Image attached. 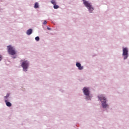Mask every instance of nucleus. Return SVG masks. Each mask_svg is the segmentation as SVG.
<instances>
[{
	"label": "nucleus",
	"mask_w": 129,
	"mask_h": 129,
	"mask_svg": "<svg viewBox=\"0 0 129 129\" xmlns=\"http://www.w3.org/2000/svg\"><path fill=\"white\" fill-rule=\"evenodd\" d=\"M98 98L101 101L102 106H103V108H106L108 106V105L106 104V99H105V97L103 95H101L98 96Z\"/></svg>",
	"instance_id": "1"
},
{
	"label": "nucleus",
	"mask_w": 129,
	"mask_h": 129,
	"mask_svg": "<svg viewBox=\"0 0 129 129\" xmlns=\"http://www.w3.org/2000/svg\"><path fill=\"white\" fill-rule=\"evenodd\" d=\"M21 62H22L21 66L23 68V70L27 72V69L29 67V61L28 60H21Z\"/></svg>",
	"instance_id": "2"
},
{
	"label": "nucleus",
	"mask_w": 129,
	"mask_h": 129,
	"mask_svg": "<svg viewBox=\"0 0 129 129\" xmlns=\"http://www.w3.org/2000/svg\"><path fill=\"white\" fill-rule=\"evenodd\" d=\"M84 2V5H85V7L88 9L90 13H92V11H93V8H92V6H91V4L90 3H89L88 2L83 0Z\"/></svg>",
	"instance_id": "3"
},
{
	"label": "nucleus",
	"mask_w": 129,
	"mask_h": 129,
	"mask_svg": "<svg viewBox=\"0 0 129 129\" xmlns=\"http://www.w3.org/2000/svg\"><path fill=\"white\" fill-rule=\"evenodd\" d=\"M8 53L10 55H16V50H15V48L13 46L9 45L8 46Z\"/></svg>",
	"instance_id": "4"
},
{
	"label": "nucleus",
	"mask_w": 129,
	"mask_h": 129,
	"mask_svg": "<svg viewBox=\"0 0 129 129\" xmlns=\"http://www.w3.org/2000/svg\"><path fill=\"white\" fill-rule=\"evenodd\" d=\"M128 53V49H127V48L125 47L123 48V53L122 56L124 57V60H125L127 58V54Z\"/></svg>",
	"instance_id": "5"
},
{
	"label": "nucleus",
	"mask_w": 129,
	"mask_h": 129,
	"mask_svg": "<svg viewBox=\"0 0 129 129\" xmlns=\"http://www.w3.org/2000/svg\"><path fill=\"white\" fill-rule=\"evenodd\" d=\"M83 93L86 96H89V94L90 93V91H89V89L86 87H84L83 88Z\"/></svg>",
	"instance_id": "6"
},
{
	"label": "nucleus",
	"mask_w": 129,
	"mask_h": 129,
	"mask_svg": "<svg viewBox=\"0 0 129 129\" xmlns=\"http://www.w3.org/2000/svg\"><path fill=\"white\" fill-rule=\"evenodd\" d=\"M76 66L79 68V70H82L83 69V67L81 66V64L79 62L76 63Z\"/></svg>",
	"instance_id": "7"
},
{
	"label": "nucleus",
	"mask_w": 129,
	"mask_h": 129,
	"mask_svg": "<svg viewBox=\"0 0 129 129\" xmlns=\"http://www.w3.org/2000/svg\"><path fill=\"white\" fill-rule=\"evenodd\" d=\"M33 33V30L32 29H30L28 30L26 32L27 35H30Z\"/></svg>",
	"instance_id": "8"
},
{
	"label": "nucleus",
	"mask_w": 129,
	"mask_h": 129,
	"mask_svg": "<svg viewBox=\"0 0 129 129\" xmlns=\"http://www.w3.org/2000/svg\"><path fill=\"white\" fill-rule=\"evenodd\" d=\"M5 102H6V105L9 107H11V106H12V103H11L10 102H8V100L5 99Z\"/></svg>",
	"instance_id": "9"
},
{
	"label": "nucleus",
	"mask_w": 129,
	"mask_h": 129,
	"mask_svg": "<svg viewBox=\"0 0 129 129\" xmlns=\"http://www.w3.org/2000/svg\"><path fill=\"white\" fill-rule=\"evenodd\" d=\"M39 8V4L38 3H36L34 5V8L35 9H38Z\"/></svg>",
	"instance_id": "10"
},
{
	"label": "nucleus",
	"mask_w": 129,
	"mask_h": 129,
	"mask_svg": "<svg viewBox=\"0 0 129 129\" xmlns=\"http://www.w3.org/2000/svg\"><path fill=\"white\" fill-rule=\"evenodd\" d=\"M53 8H54V9H59V6H58V5L55 4V5H54V6H53Z\"/></svg>",
	"instance_id": "11"
},
{
	"label": "nucleus",
	"mask_w": 129,
	"mask_h": 129,
	"mask_svg": "<svg viewBox=\"0 0 129 129\" xmlns=\"http://www.w3.org/2000/svg\"><path fill=\"white\" fill-rule=\"evenodd\" d=\"M51 3L54 6L56 5V1L55 0H51Z\"/></svg>",
	"instance_id": "12"
},
{
	"label": "nucleus",
	"mask_w": 129,
	"mask_h": 129,
	"mask_svg": "<svg viewBox=\"0 0 129 129\" xmlns=\"http://www.w3.org/2000/svg\"><path fill=\"white\" fill-rule=\"evenodd\" d=\"M9 96H10V94H7L6 96L5 97V99L8 100V98H9Z\"/></svg>",
	"instance_id": "13"
},
{
	"label": "nucleus",
	"mask_w": 129,
	"mask_h": 129,
	"mask_svg": "<svg viewBox=\"0 0 129 129\" xmlns=\"http://www.w3.org/2000/svg\"><path fill=\"white\" fill-rule=\"evenodd\" d=\"M36 41H40V37L39 36H37L35 37Z\"/></svg>",
	"instance_id": "14"
},
{
	"label": "nucleus",
	"mask_w": 129,
	"mask_h": 129,
	"mask_svg": "<svg viewBox=\"0 0 129 129\" xmlns=\"http://www.w3.org/2000/svg\"><path fill=\"white\" fill-rule=\"evenodd\" d=\"M47 24V21H44L43 22V25H46Z\"/></svg>",
	"instance_id": "15"
},
{
	"label": "nucleus",
	"mask_w": 129,
	"mask_h": 129,
	"mask_svg": "<svg viewBox=\"0 0 129 129\" xmlns=\"http://www.w3.org/2000/svg\"><path fill=\"white\" fill-rule=\"evenodd\" d=\"M2 55H0V61H2Z\"/></svg>",
	"instance_id": "16"
},
{
	"label": "nucleus",
	"mask_w": 129,
	"mask_h": 129,
	"mask_svg": "<svg viewBox=\"0 0 129 129\" xmlns=\"http://www.w3.org/2000/svg\"><path fill=\"white\" fill-rule=\"evenodd\" d=\"M47 29H48L49 30H51V28L47 27Z\"/></svg>",
	"instance_id": "17"
},
{
	"label": "nucleus",
	"mask_w": 129,
	"mask_h": 129,
	"mask_svg": "<svg viewBox=\"0 0 129 129\" xmlns=\"http://www.w3.org/2000/svg\"><path fill=\"white\" fill-rule=\"evenodd\" d=\"M90 99V97H89V98L88 99V100H89Z\"/></svg>",
	"instance_id": "18"
},
{
	"label": "nucleus",
	"mask_w": 129,
	"mask_h": 129,
	"mask_svg": "<svg viewBox=\"0 0 129 129\" xmlns=\"http://www.w3.org/2000/svg\"><path fill=\"white\" fill-rule=\"evenodd\" d=\"M86 98H87V97H86Z\"/></svg>",
	"instance_id": "19"
}]
</instances>
